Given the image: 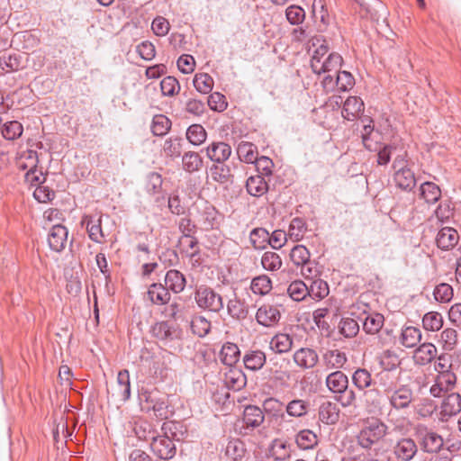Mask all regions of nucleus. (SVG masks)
Returning a JSON list of instances; mask_svg holds the SVG:
<instances>
[{"mask_svg":"<svg viewBox=\"0 0 461 461\" xmlns=\"http://www.w3.org/2000/svg\"><path fill=\"white\" fill-rule=\"evenodd\" d=\"M184 434L183 425L180 422L165 421L160 429V433L152 434L150 447L153 453L161 459L173 458L176 453L175 441H180Z\"/></svg>","mask_w":461,"mask_h":461,"instance_id":"1","label":"nucleus"},{"mask_svg":"<svg viewBox=\"0 0 461 461\" xmlns=\"http://www.w3.org/2000/svg\"><path fill=\"white\" fill-rule=\"evenodd\" d=\"M387 432V426L379 420H367L357 435L358 444L366 449L379 442Z\"/></svg>","mask_w":461,"mask_h":461,"instance_id":"2","label":"nucleus"},{"mask_svg":"<svg viewBox=\"0 0 461 461\" xmlns=\"http://www.w3.org/2000/svg\"><path fill=\"white\" fill-rule=\"evenodd\" d=\"M194 298L199 307L211 312H219L224 306L222 297L207 286L198 287Z\"/></svg>","mask_w":461,"mask_h":461,"instance_id":"3","label":"nucleus"},{"mask_svg":"<svg viewBox=\"0 0 461 461\" xmlns=\"http://www.w3.org/2000/svg\"><path fill=\"white\" fill-rule=\"evenodd\" d=\"M142 408L148 411H152L156 417L166 419L167 417V402L164 397H158L157 392H145L140 396Z\"/></svg>","mask_w":461,"mask_h":461,"instance_id":"4","label":"nucleus"},{"mask_svg":"<svg viewBox=\"0 0 461 461\" xmlns=\"http://www.w3.org/2000/svg\"><path fill=\"white\" fill-rule=\"evenodd\" d=\"M109 396L115 402H125L131 397L130 373L123 369L118 373L116 384L108 390Z\"/></svg>","mask_w":461,"mask_h":461,"instance_id":"5","label":"nucleus"},{"mask_svg":"<svg viewBox=\"0 0 461 461\" xmlns=\"http://www.w3.org/2000/svg\"><path fill=\"white\" fill-rule=\"evenodd\" d=\"M68 230L60 224L54 225L48 235L50 248L55 252L62 251L68 244Z\"/></svg>","mask_w":461,"mask_h":461,"instance_id":"6","label":"nucleus"},{"mask_svg":"<svg viewBox=\"0 0 461 461\" xmlns=\"http://www.w3.org/2000/svg\"><path fill=\"white\" fill-rule=\"evenodd\" d=\"M281 313L277 307L264 304L260 306L256 313V320L258 324L264 327H274L280 321Z\"/></svg>","mask_w":461,"mask_h":461,"instance_id":"7","label":"nucleus"},{"mask_svg":"<svg viewBox=\"0 0 461 461\" xmlns=\"http://www.w3.org/2000/svg\"><path fill=\"white\" fill-rule=\"evenodd\" d=\"M364 405L370 414H379L384 405L382 393L377 389H369L364 392Z\"/></svg>","mask_w":461,"mask_h":461,"instance_id":"8","label":"nucleus"},{"mask_svg":"<svg viewBox=\"0 0 461 461\" xmlns=\"http://www.w3.org/2000/svg\"><path fill=\"white\" fill-rule=\"evenodd\" d=\"M389 400L392 407L394 409H406L410 406L413 400V393L411 388L403 385L393 391L390 395Z\"/></svg>","mask_w":461,"mask_h":461,"instance_id":"9","label":"nucleus"},{"mask_svg":"<svg viewBox=\"0 0 461 461\" xmlns=\"http://www.w3.org/2000/svg\"><path fill=\"white\" fill-rule=\"evenodd\" d=\"M319 357L317 352L310 348H301L294 354V363L305 369L312 368L318 363Z\"/></svg>","mask_w":461,"mask_h":461,"instance_id":"10","label":"nucleus"},{"mask_svg":"<svg viewBox=\"0 0 461 461\" xmlns=\"http://www.w3.org/2000/svg\"><path fill=\"white\" fill-rule=\"evenodd\" d=\"M342 64V57L338 53H330L324 60L315 61V66L312 68L315 74L329 73L335 71L338 73Z\"/></svg>","mask_w":461,"mask_h":461,"instance_id":"11","label":"nucleus"},{"mask_svg":"<svg viewBox=\"0 0 461 461\" xmlns=\"http://www.w3.org/2000/svg\"><path fill=\"white\" fill-rule=\"evenodd\" d=\"M230 146L222 141L212 142L206 148L207 157L216 163H223L230 158Z\"/></svg>","mask_w":461,"mask_h":461,"instance_id":"12","label":"nucleus"},{"mask_svg":"<svg viewBox=\"0 0 461 461\" xmlns=\"http://www.w3.org/2000/svg\"><path fill=\"white\" fill-rule=\"evenodd\" d=\"M393 181L397 187L411 191L416 185L414 173L407 167H400L393 175Z\"/></svg>","mask_w":461,"mask_h":461,"instance_id":"13","label":"nucleus"},{"mask_svg":"<svg viewBox=\"0 0 461 461\" xmlns=\"http://www.w3.org/2000/svg\"><path fill=\"white\" fill-rule=\"evenodd\" d=\"M458 240L459 235L455 229L444 227L438 232L436 242L439 249L448 250L457 244Z\"/></svg>","mask_w":461,"mask_h":461,"instance_id":"14","label":"nucleus"},{"mask_svg":"<svg viewBox=\"0 0 461 461\" xmlns=\"http://www.w3.org/2000/svg\"><path fill=\"white\" fill-rule=\"evenodd\" d=\"M417 446L411 438H402L395 445L393 451L397 458L402 461H410L417 453Z\"/></svg>","mask_w":461,"mask_h":461,"instance_id":"15","label":"nucleus"},{"mask_svg":"<svg viewBox=\"0 0 461 461\" xmlns=\"http://www.w3.org/2000/svg\"><path fill=\"white\" fill-rule=\"evenodd\" d=\"M339 419V408L335 402H324L319 408V420L328 425L335 424Z\"/></svg>","mask_w":461,"mask_h":461,"instance_id":"16","label":"nucleus"},{"mask_svg":"<svg viewBox=\"0 0 461 461\" xmlns=\"http://www.w3.org/2000/svg\"><path fill=\"white\" fill-rule=\"evenodd\" d=\"M461 411V395L458 393H450L443 401L441 404L440 414L442 420L456 415Z\"/></svg>","mask_w":461,"mask_h":461,"instance_id":"17","label":"nucleus"},{"mask_svg":"<svg viewBox=\"0 0 461 461\" xmlns=\"http://www.w3.org/2000/svg\"><path fill=\"white\" fill-rule=\"evenodd\" d=\"M326 385L332 393H342L348 389V376L339 370L332 372L326 378Z\"/></svg>","mask_w":461,"mask_h":461,"instance_id":"18","label":"nucleus"},{"mask_svg":"<svg viewBox=\"0 0 461 461\" xmlns=\"http://www.w3.org/2000/svg\"><path fill=\"white\" fill-rule=\"evenodd\" d=\"M437 354L436 347L431 343L421 344L413 354V360L415 364L425 366L430 363Z\"/></svg>","mask_w":461,"mask_h":461,"instance_id":"19","label":"nucleus"},{"mask_svg":"<svg viewBox=\"0 0 461 461\" xmlns=\"http://www.w3.org/2000/svg\"><path fill=\"white\" fill-rule=\"evenodd\" d=\"M152 334L158 339L167 343L178 338V332L167 321L156 323L152 327Z\"/></svg>","mask_w":461,"mask_h":461,"instance_id":"20","label":"nucleus"},{"mask_svg":"<svg viewBox=\"0 0 461 461\" xmlns=\"http://www.w3.org/2000/svg\"><path fill=\"white\" fill-rule=\"evenodd\" d=\"M312 16L317 23L318 30L323 32L330 22V17L325 9L323 0H313L312 3Z\"/></svg>","mask_w":461,"mask_h":461,"instance_id":"21","label":"nucleus"},{"mask_svg":"<svg viewBox=\"0 0 461 461\" xmlns=\"http://www.w3.org/2000/svg\"><path fill=\"white\" fill-rule=\"evenodd\" d=\"M364 111V103L357 96H349L344 103L342 115L345 119L354 120Z\"/></svg>","mask_w":461,"mask_h":461,"instance_id":"22","label":"nucleus"},{"mask_svg":"<svg viewBox=\"0 0 461 461\" xmlns=\"http://www.w3.org/2000/svg\"><path fill=\"white\" fill-rule=\"evenodd\" d=\"M246 188L250 195L259 197L267 193L268 185L262 175H256L248 178Z\"/></svg>","mask_w":461,"mask_h":461,"instance_id":"23","label":"nucleus"},{"mask_svg":"<svg viewBox=\"0 0 461 461\" xmlns=\"http://www.w3.org/2000/svg\"><path fill=\"white\" fill-rule=\"evenodd\" d=\"M265 420L263 411L255 405H249L243 411V421L247 427H259Z\"/></svg>","mask_w":461,"mask_h":461,"instance_id":"24","label":"nucleus"},{"mask_svg":"<svg viewBox=\"0 0 461 461\" xmlns=\"http://www.w3.org/2000/svg\"><path fill=\"white\" fill-rule=\"evenodd\" d=\"M240 351L238 346L234 343H225L220 351L219 358L226 366H233L240 358Z\"/></svg>","mask_w":461,"mask_h":461,"instance_id":"25","label":"nucleus"},{"mask_svg":"<svg viewBox=\"0 0 461 461\" xmlns=\"http://www.w3.org/2000/svg\"><path fill=\"white\" fill-rule=\"evenodd\" d=\"M324 365L330 369L341 368L347 362L346 354L338 350H328L322 356Z\"/></svg>","mask_w":461,"mask_h":461,"instance_id":"26","label":"nucleus"},{"mask_svg":"<svg viewBox=\"0 0 461 461\" xmlns=\"http://www.w3.org/2000/svg\"><path fill=\"white\" fill-rule=\"evenodd\" d=\"M224 383L228 388L239 391L246 384V376L240 369H230L224 375Z\"/></svg>","mask_w":461,"mask_h":461,"instance_id":"27","label":"nucleus"},{"mask_svg":"<svg viewBox=\"0 0 461 461\" xmlns=\"http://www.w3.org/2000/svg\"><path fill=\"white\" fill-rule=\"evenodd\" d=\"M150 301L156 304H165L170 300L167 288L161 284H152L148 291Z\"/></svg>","mask_w":461,"mask_h":461,"instance_id":"28","label":"nucleus"},{"mask_svg":"<svg viewBox=\"0 0 461 461\" xmlns=\"http://www.w3.org/2000/svg\"><path fill=\"white\" fill-rule=\"evenodd\" d=\"M165 283L170 290L177 294L184 290L185 286V278L179 271L173 269L167 273Z\"/></svg>","mask_w":461,"mask_h":461,"instance_id":"29","label":"nucleus"},{"mask_svg":"<svg viewBox=\"0 0 461 461\" xmlns=\"http://www.w3.org/2000/svg\"><path fill=\"white\" fill-rule=\"evenodd\" d=\"M237 154L241 161L254 163L258 158V148L251 142L242 141L238 145Z\"/></svg>","mask_w":461,"mask_h":461,"instance_id":"30","label":"nucleus"},{"mask_svg":"<svg viewBox=\"0 0 461 461\" xmlns=\"http://www.w3.org/2000/svg\"><path fill=\"white\" fill-rule=\"evenodd\" d=\"M230 176V169L223 163L213 164L208 172V177L214 182L225 184L229 181Z\"/></svg>","mask_w":461,"mask_h":461,"instance_id":"31","label":"nucleus"},{"mask_svg":"<svg viewBox=\"0 0 461 461\" xmlns=\"http://www.w3.org/2000/svg\"><path fill=\"white\" fill-rule=\"evenodd\" d=\"M243 362L246 368L257 371L261 369L265 365L266 355L260 350L251 351L244 356Z\"/></svg>","mask_w":461,"mask_h":461,"instance_id":"32","label":"nucleus"},{"mask_svg":"<svg viewBox=\"0 0 461 461\" xmlns=\"http://www.w3.org/2000/svg\"><path fill=\"white\" fill-rule=\"evenodd\" d=\"M420 197L428 203H435L441 196L440 188L432 182H425L420 187Z\"/></svg>","mask_w":461,"mask_h":461,"instance_id":"33","label":"nucleus"},{"mask_svg":"<svg viewBox=\"0 0 461 461\" xmlns=\"http://www.w3.org/2000/svg\"><path fill=\"white\" fill-rule=\"evenodd\" d=\"M293 346V339L285 333H279L274 336L270 341V348L276 353H286Z\"/></svg>","mask_w":461,"mask_h":461,"instance_id":"34","label":"nucleus"},{"mask_svg":"<svg viewBox=\"0 0 461 461\" xmlns=\"http://www.w3.org/2000/svg\"><path fill=\"white\" fill-rule=\"evenodd\" d=\"M250 289L255 294L266 295L272 289L271 279L267 275H260L254 277L250 284Z\"/></svg>","mask_w":461,"mask_h":461,"instance_id":"35","label":"nucleus"},{"mask_svg":"<svg viewBox=\"0 0 461 461\" xmlns=\"http://www.w3.org/2000/svg\"><path fill=\"white\" fill-rule=\"evenodd\" d=\"M421 339V331L420 329L412 326L406 327L402 330L401 341L406 348L415 347Z\"/></svg>","mask_w":461,"mask_h":461,"instance_id":"36","label":"nucleus"},{"mask_svg":"<svg viewBox=\"0 0 461 461\" xmlns=\"http://www.w3.org/2000/svg\"><path fill=\"white\" fill-rule=\"evenodd\" d=\"M182 163L185 171L193 173L200 170L203 166V159L197 152L188 151L184 154Z\"/></svg>","mask_w":461,"mask_h":461,"instance_id":"37","label":"nucleus"},{"mask_svg":"<svg viewBox=\"0 0 461 461\" xmlns=\"http://www.w3.org/2000/svg\"><path fill=\"white\" fill-rule=\"evenodd\" d=\"M270 451L272 456L279 461H285L291 456L290 445L282 439H275Z\"/></svg>","mask_w":461,"mask_h":461,"instance_id":"38","label":"nucleus"},{"mask_svg":"<svg viewBox=\"0 0 461 461\" xmlns=\"http://www.w3.org/2000/svg\"><path fill=\"white\" fill-rule=\"evenodd\" d=\"M384 318L380 313H370L368 314L364 322L363 330L369 334L377 333L383 327Z\"/></svg>","mask_w":461,"mask_h":461,"instance_id":"39","label":"nucleus"},{"mask_svg":"<svg viewBox=\"0 0 461 461\" xmlns=\"http://www.w3.org/2000/svg\"><path fill=\"white\" fill-rule=\"evenodd\" d=\"M295 442L302 449H311L317 445L318 438L313 431L303 429L296 435Z\"/></svg>","mask_w":461,"mask_h":461,"instance_id":"40","label":"nucleus"},{"mask_svg":"<svg viewBox=\"0 0 461 461\" xmlns=\"http://www.w3.org/2000/svg\"><path fill=\"white\" fill-rule=\"evenodd\" d=\"M422 443L426 452L436 453L443 447V438L435 432L427 431L423 437Z\"/></svg>","mask_w":461,"mask_h":461,"instance_id":"41","label":"nucleus"},{"mask_svg":"<svg viewBox=\"0 0 461 461\" xmlns=\"http://www.w3.org/2000/svg\"><path fill=\"white\" fill-rule=\"evenodd\" d=\"M308 290V295L313 300H321L329 294L328 284L320 278L311 280Z\"/></svg>","mask_w":461,"mask_h":461,"instance_id":"42","label":"nucleus"},{"mask_svg":"<svg viewBox=\"0 0 461 461\" xmlns=\"http://www.w3.org/2000/svg\"><path fill=\"white\" fill-rule=\"evenodd\" d=\"M2 136L9 140H15L21 137L23 128V125L17 121L7 122L1 125Z\"/></svg>","mask_w":461,"mask_h":461,"instance_id":"43","label":"nucleus"},{"mask_svg":"<svg viewBox=\"0 0 461 461\" xmlns=\"http://www.w3.org/2000/svg\"><path fill=\"white\" fill-rule=\"evenodd\" d=\"M287 293L293 300L300 302L309 294L308 285L301 280L294 281L289 285Z\"/></svg>","mask_w":461,"mask_h":461,"instance_id":"44","label":"nucleus"},{"mask_svg":"<svg viewBox=\"0 0 461 461\" xmlns=\"http://www.w3.org/2000/svg\"><path fill=\"white\" fill-rule=\"evenodd\" d=\"M83 223L86 225L89 238L95 242L101 243V239L104 237L101 228V218L94 221L92 218L86 217Z\"/></svg>","mask_w":461,"mask_h":461,"instance_id":"45","label":"nucleus"},{"mask_svg":"<svg viewBox=\"0 0 461 461\" xmlns=\"http://www.w3.org/2000/svg\"><path fill=\"white\" fill-rule=\"evenodd\" d=\"M268 240L269 232L263 228L252 230L249 235V240L256 249H265L267 244H268Z\"/></svg>","mask_w":461,"mask_h":461,"instance_id":"46","label":"nucleus"},{"mask_svg":"<svg viewBox=\"0 0 461 461\" xmlns=\"http://www.w3.org/2000/svg\"><path fill=\"white\" fill-rule=\"evenodd\" d=\"M170 127L171 122L167 116L163 114H157L153 117L151 131L154 135L163 136L167 133Z\"/></svg>","mask_w":461,"mask_h":461,"instance_id":"47","label":"nucleus"},{"mask_svg":"<svg viewBox=\"0 0 461 461\" xmlns=\"http://www.w3.org/2000/svg\"><path fill=\"white\" fill-rule=\"evenodd\" d=\"M309 404L303 400L296 399L289 402L285 406L286 413L294 418L304 416L308 412Z\"/></svg>","mask_w":461,"mask_h":461,"instance_id":"48","label":"nucleus"},{"mask_svg":"<svg viewBox=\"0 0 461 461\" xmlns=\"http://www.w3.org/2000/svg\"><path fill=\"white\" fill-rule=\"evenodd\" d=\"M186 139L193 145H201L206 140V131L202 125L193 124L186 131Z\"/></svg>","mask_w":461,"mask_h":461,"instance_id":"49","label":"nucleus"},{"mask_svg":"<svg viewBox=\"0 0 461 461\" xmlns=\"http://www.w3.org/2000/svg\"><path fill=\"white\" fill-rule=\"evenodd\" d=\"M227 311L232 318L239 320L245 319L249 312L245 303L236 297L234 299L229 300L227 304Z\"/></svg>","mask_w":461,"mask_h":461,"instance_id":"50","label":"nucleus"},{"mask_svg":"<svg viewBox=\"0 0 461 461\" xmlns=\"http://www.w3.org/2000/svg\"><path fill=\"white\" fill-rule=\"evenodd\" d=\"M193 83L195 89L202 94L210 93L213 87V79L206 73L196 74Z\"/></svg>","mask_w":461,"mask_h":461,"instance_id":"51","label":"nucleus"},{"mask_svg":"<svg viewBox=\"0 0 461 461\" xmlns=\"http://www.w3.org/2000/svg\"><path fill=\"white\" fill-rule=\"evenodd\" d=\"M0 67L6 71H17L22 66V57L18 54H4L0 57Z\"/></svg>","mask_w":461,"mask_h":461,"instance_id":"52","label":"nucleus"},{"mask_svg":"<svg viewBox=\"0 0 461 461\" xmlns=\"http://www.w3.org/2000/svg\"><path fill=\"white\" fill-rule=\"evenodd\" d=\"M263 411L276 418H285L284 404L276 398H267L263 402Z\"/></svg>","mask_w":461,"mask_h":461,"instance_id":"53","label":"nucleus"},{"mask_svg":"<svg viewBox=\"0 0 461 461\" xmlns=\"http://www.w3.org/2000/svg\"><path fill=\"white\" fill-rule=\"evenodd\" d=\"M422 324L425 330L436 331L441 329L443 325V318L437 312H429L423 316Z\"/></svg>","mask_w":461,"mask_h":461,"instance_id":"54","label":"nucleus"},{"mask_svg":"<svg viewBox=\"0 0 461 461\" xmlns=\"http://www.w3.org/2000/svg\"><path fill=\"white\" fill-rule=\"evenodd\" d=\"M261 265L267 271H276L281 267L282 260L278 254L267 251L262 256Z\"/></svg>","mask_w":461,"mask_h":461,"instance_id":"55","label":"nucleus"},{"mask_svg":"<svg viewBox=\"0 0 461 461\" xmlns=\"http://www.w3.org/2000/svg\"><path fill=\"white\" fill-rule=\"evenodd\" d=\"M17 164H18L19 168H21L22 170L37 167V164H38L37 152L35 150H32V149L26 150L25 152H23L21 155Z\"/></svg>","mask_w":461,"mask_h":461,"instance_id":"56","label":"nucleus"},{"mask_svg":"<svg viewBox=\"0 0 461 461\" xmlns=\"http://www.w3.org/2000/svg\"><path fill=\"white\" fill-rule=\"evenodd\" d=\"M191 328L194 334L204 337L211 330V323L203 316H194L191 321Z\"/></svg>","mask_w":461,"mask_h":461,"instance_id":"57","label":"nucleus"},{"mask_svg":"<svg viewBox=\"0 0 461 461\" xmlns=\"http://www.w3.org/2000/svg\"><path fill=\"white\" fill-rule=\"evenodd\" d=\"M160 88L163 95L173 96L180 90L178 80L174 77H166L160 82Z\"/></svg>","mask_w":461,"mask_h":461,"instance_id":"58","label":"nucleus"},{"mask_svg":"<svg viewBox=\"0 0 461 461\" xmlns=\"http://www.w3.org/2000/svg\"><path fill=\"white\" fill-rule=\"evenodd\" d=\"M352 381L359 390H364L371 385L372 378L367 370L359 368L354 372Z\"/></svg>","mask_w":461,"mask_h":461,"instance_id":"59","label":"nucleus"},{"mask_svg":"<svg viewBox=\"0 0 461 461\" xmlns=\"http://www.w3.org/2000/svg\"><path fill=\"white\" fill-rule=\"evenodd\" d=\"M291 260L297 266L304 265L309 262L310 252L306 247L303 245H296L293 248L290 253Z\"/></svg>","mask_w":461,"mask_h":461,"instance_id":"60","label":"nucleus"},{"mask_svg":"<svg viewBox=\"0 0 461 461\" xmlns=\"http://www.w3.org/2000/svg\"><path fill=\"white\" fill-rule=\"evenodd\" d=\"M225 454L233 461L240 460L245 454L242 442L239 440L230 441L226 446Z\"/></svg>","mask_w":461,"mask_h":461,"instance_id":"61","label":"nucleus"},{"mask_svg":"<svg viewBox=\"0 0 461 461\" xmlns=\"http://www.w3.org/2000/svg\"><path fill=\"white\" fill-rule=\"evenodd\" d=\"M306 230L305 222L301 218H294L292 220L289 226V237L294 241L300 240Z\"/></svg>","mask_w":461,"mask_h":461,"instance_id":"62","label":"nucleus"},{"mask_svg":"<svg viewBox=\"0 0 461 461\" xmlns=\"http://www.w3.org/2000/svg\"><path fill=\"white\" fill-rule=\"evenodd\" d=\"M359 330V325L357 321L346 318L342 319L339 323V331L346 338H352L357 334Z\"/></svg>","mask_w":461,"mask_h":461,"instance_id":"63","label":"nucleus"},{"mask_svg":"<svg viewBox=\"0 0 461 461\" xmlns=\"http://www.w3.org/2000/svg\"><path fill=\"white\" fill-rule=\"evenodd\" d=\"M433 294L436 301L447 303L453 297V288L448 284L442 283L436 286Z\"/></svg>","mask_w":461,"mask_h":461,"instance_id":"64","label":"nucleus"}]
</instances>
